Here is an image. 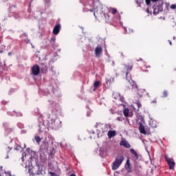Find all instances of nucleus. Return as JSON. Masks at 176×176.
Masks as SVG:
<instances>
[{
	"label": "nucleus",
	"mask_w": 176,
	"mask_h": 176,
	"mask_svg": "<svg viewBox=\"0 0 176 176\" xmlns=\"http://www.w3.org/2000/svg\"><path fill=\"white\" fill-rule=\"evenodd\" d=\"M121 56H122V57H124V55L123 54V53L121 54Z\"/></svg>",
	"instance_id": "58836bf2"
},
{
	"label": "nucleus",
	"mask_w": 176,
	"mask_h": 176,
	"mask_svg": "<svg viewBox=\"0 0 176 176\" xmlns=\"http://www.w3.org/2000/svg\"><path fill=\"white\" fill-rule=\"evenodd\" d=\"M151 102H152V104H157V99H154Z\"/></svg>",
	"instance_id": "473e14b6"
},
{
	"label": "nucleus",
	"mask_w": 176,
	"mask_h": 176,
	"mask_svg": "<svg viewBox=\"0 0 176 176\" xmlns=\"http://www.w3.org/2000/svg\"><path fill=\"white\" fill-rule=\"evenodd\" d=\"M41 71L43 72V74H46V72H47V66L43 64V67L41 69Z\"/></svg>",
	"instance_id": "dca6fc26"
},
{
	"label": "nucleus",
	"mask_w": 176,
	"mask_h": 176,
	"mask_svg": "<svg viewBox=\"0 0 176 176\" xmlns=\"http://www.w3.org/2000/svg\"><path fill=\"white\" fill-rule=\"evenodd\" d=\"M50 175L51 176H57V174H56L55 173H53V172H50Z\"/></svg>",
	"instance_id": "7c9ffc66"
},
{
	"label": "nucleus",
	"mask_w": 176,
	"mask_h": 176,
	"mask_svg": "<svg viewBox=\"0 0 176 176\" xmlns=\"http://www.w3.org/2000/svg\"><path fill=\"white\" fill-rule=\"evenodd\" d=\"M168 96V91H164L163 94H162V97L164 98H166V97H167Z\"/></svg>",
	"instance_id": "5701e85b"
},
{
	"label": "nucleus",
	"mask_w": 176,
	"mask_h": 176,
	"mask_svg": "<svg viewBox=\"0 0 176 176\" xmlns=\"http://www.w3.org/2000/svg\"><path fill=\"white\" fill-rule=\"evenodd\" d=\"M89 11L94 12V15L96 19H98V20H100L101 17H104L106 23H109V20H111V16H109V14H102V7L101 6H98L92 10H89Z\"/></svg>",
	"instance_id": "f257e3e1"
},
{
	"label": "nucleus",
	"mask_w": 176,
	"mask_h": 176,
	"mask_svg": "<svg viewBox=\"0 0 176 176\" xmlns=\"http://www.w3.org/2000/svg\"><path fill=\"white\" fill-rule=\"evenodd\" d=\"M1 53H3V51L1 50V51H0V54H1Z\"/></svg>",
	"instance_id": "ea45409f"
},
{
	"label": "nucleus",
	"mask_w": 176,
	"mask_h": 176,
	"mask_svg": "<svg viewBox=\"0 0 176 176\" xmlns=\"http://www.w3.org/2000/svg\"><path fill=\"white\" fill-rule=\"evenodd\" d=\"M60 30H61V25H60V23H58L54 28V30H53L54 35H58V32H60Z\"/></svg>",
	"instance_id": "423d86ee"
},
{
	"label": "nucleus",
	"mask_w": 176,
	"mask_h": 176,
	"mask_svg": "<svg viewBox=\"0 0 176 176\" xmlns=\"http://www.w3.org/2000/svg\"><path fill=\"white\" fill-rule=\"evenodd\" d=\"M123 160H124V157L123 155L118 156L116 158V161L120 165L123 163Z\"/></svg>",
	"instance_id": "9d476101"
},
{
	"label": "nucleus",
	"mask_w": 176,
	"mask_h": 176,
	"mask_svg": "<svg viewBox=\"0 0 176 176\" xmlns=\"http://www.w3.org/2000/svg\"><path fill=\"white\" fill-rule=\"evenodd\" d=\"M40 72H41V68L39 67V65H33V67H32V75L38 76L39 75Z\"/></svg>",
	"instance_id": "39448f33"
},
{
	"label": "nucleus",
	"mask_w": 176,
	"mask_h": 176,
	"mask_svg": "<svg viewBox=\"0 0 176 176\" xmlns=\"http://www.w3.org/2000/svg\"><path fill=\"white\" fill-rule=\"evenodd\" d=\"M146 12H149V10L148 8L146 9Z\"/></svg>",
	"instance_id": "79ce46f5"
},
{
	"label": "nucleus",
	"mask_w": 176,
	"mask_h": 176,
	"mask_svg": "<svg viewBox=\"0 0 176 176\" xmlns=\"http://www.w3.org/2000/svg\"><path fill=\"white\" fill-rule=\"evenodd\" d=\"M136 104H137L138 109H140L142 107V104L140 102H137Z\"/></svg>",
	"instance_id": "393cba45"
},
{
	"label": "nucleus",
	"mask_w": 176,
	"mask_h": 176,
	"mask_svg": "<svg viewBox=\"0 0 176 176\" xmlns=\"http://www.w3.org/2000/svg\"><path fill=\"white\" fill-rule=\"evenodd\" d=\"M50 43L52 45V46H54V45L56 44V37L53 36L51 38Z\"/></svg>",
	"instance_id": "f3484780"
},
{
	"label": "nucleus",
	"mask_w": 176,
	"mask_h": 176,
	"mask_svg": "<svg viewBox=\"0 0 176 176\" xmlns=\"http://www.w3.org/2000/svg\"><path fill=\"white\" fill-rule=\"evenodd\" d=\"M166 9L165 10H168V8H170V3H165Z\"/></svg>",
	"instance_id": "cd10ccee"
},
{
	"label": "nucleus",
	"mask_w": 176,
	"mask_h": 176,
	"mask_svg": "<svg viewBox=\"0 0 176 176\" xmlns=\"http://www.w3.org/2000/svg\"><path fill=\"white\" fill-rule=\"evenodd\" d=\"M36 168L37 170V171L35 173L37 175H41V174H42V173H43V170H42V168H41L39 167V166H36Z\"/></svg>",
	"instance_id": "4468645a"
},
{
	"label": "nucleus",
	"mask_w": 176,
	"mask_h": 176,
	"mask_svg": "<svg viewBox=\"0 0 176 176\" xmlns=\"http://www.w3.org/2000/svg\"><path fill=\"white\" fill-rule=\"evenodd\" d=\"M119 167H120V164H118V162L115 160V162L113 163L112 170H118Z\"/></svg>",
	"instance_id": "f8f14e48"
},
{
	"label": "nucleus",
	"mask_w": 176,
	"mask_h": 176,
	"mask_svg": "<svg viewBox=\"0 0 176 176\" xmlns=\"http://www.w3.org/2000/svg\"><path fill=\"white\" fill-rule=\"evenodd\" d=\"M120 145L121 146H124V148H131V145H130V143H129L127 140H122Z\"/></svg>",
	"instance_id": "0eeeda50"
},
{
	"label": "nucleus",
	"mask_w": 176,
	"mask_h": 176,
	"mask_svg": "<svg viewBox=\"0 0 176 176\" xmlns=\"http://www.w3.org/2000/svg\"><path fill=\"white\" fill-rule=\"evenodd\" d=\"M138 61H144V59L140 58V60H138Z\"/></svg>",
	"instance_id": "e433bc0d"
},
{
	"label": "nucleus",
	"mask_w": 176,
	"mask_h": 176,
	"mask_svg": "<svg viewBox=\"0 0 176 176\" xmlns=\"http://www.w3.org/2000/svg\"><path fill=\"white\" fill-rule=\"evenodd\" d=\"M133 64H130V65H124V68L126 71V78L129 76V71H131V69H133Z\"/></svg>",
	"instance_id": "6e6552de"
},
{
	"label": "nucleus",
	"mask_w": 176,
	"mask_h": 176,
	"mask_svg": "<svg viewBox=\"0 0 176 176\" xmlns=\"http://www.w3.org/2000/svg\"><path fill=\"white\" fill-rule=\"evenodd\" d=\"M95 89H97L100 86V81H95L94 83Z\"/></svg>",
	"instance_id": "412c9836"
},
{
	"label": "nucleus",
	"mask_w": 176,
	"mask_h": 176,
	"mask_svg": "<svg viewBox=\"0 0 176 176\" xmlns=\"http://www.w3.org/2000/svg\"><path fill=\"white\" fill-rule=\"evenodd\" d=\"M119 100L120 101H121V102H124V97L122 96H119Z\"/></svg>",
	"instance_id": "b1692460"
},
{
	"label": "nucleus",
	"mask_w": 176,
	"mask_h": 176,
	"mask_svg": "<svg viewBox=\"0 0 176 176\" xmlns=\"http://www.w3.org/2000/svg\"><path fill=\"white\" fill-rule=\"evenodd\" d=\"M145 67H146V68H151V65H145Z\"/></svg>",
	"instance_id": "f704fd0d"
},
{
	"label": "nucleus",
	"mask_w": 176,
	"mask_h": 176,
	"mask_svg": "<svg viewBox=\"0 0 176 176\" xmlns=\"http://www.w3.org/2000/svg\"><path fill=\"white\" fill-rule=\"evenodd\" d=\"M151 0H145L146 5L148 6L151 5Z\"/></svg>",
	"instance_id": "c756f323"
},
{
	"label": "nucleus",
	"mask_w": 176,
	"mask_h": 176,
	"mask_svg": "<svg viewBox=\"0 0 176 176\" xmlns=\"http://www.w3.org/2000/svg\"><path fill=\"white\" fill-rule=\"evenodd\" d=\"M154 13H156V11L154 10Z\"/></svg>",
	"instance_id": "37998d69"
},
{
	"label": "nucleus",
	"mask_w": 176,
	"mask_h": 176,
	"mask_svg": "<svg viewBox=\"0 0 176 176\" xmlns=\"http://www.w3.org/2000/svg\"><path fill=\"white\" fill-rule=\"evenodd\" d=\"M3 175H6V176H8V175L12 176V173H11L10 172H7V173H6V171H5L4 173H3Z\"/></svg>",
	"instance_id": "bb28decb"
},
{
	"label": "nucleus",
	"mask_w": 176,
	"mask_h": 176,
	"mask_svg": "<svg viewBox=\"0 0 176 176\" xmlns=\"http://www.w3.org/2000/svg\"><path fill=\"white\" fill-rule=\"evenodd\" d=\"M121 105H123V107H124V104H121Z\"/></svg>",
	"instance_id": "c03bdc74"
},
{
	"label": "nucleus",
	"mask_w": 176,
	"mask_h": 176,
	"mask_svg": "<svg viewBox=\"0 0 176 176\" xmlns=\"http://www.w3.org/2000/svg\"><path fill=\"white\" fill-rule=\"evenodd\" d=\"M117 120H118V122H122V118L118 117V118H117Z\"/></svg>",
	"instance_id": "72a5a7b5"
},
{
	"label": "nucleus",
	"mask_w": 176,
	"mask_h": 176,
	"mask_svg": "<svg viewBox=\"0 0 176 176\" xmlns=\"http://www.w3.org/2000/svg\"><path fill=\"white\" fill-rule=\"evenodd\" d=\"M126 165H127L128 168L131 169V165H130V160H126Z\"/></svg>",
	"instance_id": "a878e982"
},
{
	"label": "nucleus",
	"mask_w": 176,
	"mask_h": 176,
	"mask_svg": "<svg viewBox=\"0 0 176 176\" xmlns=\"http://www.w3.org/2000/svg\"><path fill=\"white\" fill-rule=\"evenodd\" d=\"M21 160H22V162H24V156H22Z\"/></svg>",
	"instance_id": "4c0bfd02"
},
{
	"label": "nucleus",
	"mask_w": 176,
	"mask_h": 176,
	"mask_svg": "<svg viewBox=\"0 0 176 176\" xmlns=\"http://www.w3.org/2000/svg\"><path fill=\"white\" fill-rule=\"evenodd\" d=\"M139 131L141 134H146V131H145V126L141 123L139 125Z\"/></svg>",
	"instance_id": "1a4fd4ad"
},
{
	"label": "nucleus",
	"mask_w": 176,
	"mask_h": 176,
	"mask_svg": "<svg viewBox=\"0 0 176 176\" xmlns=\"http://www.w3.org/2000/svg\"><path fill=\"white\" fill-rule=\"evenodd\" d=\"M94 53L96 57L100 58L101 57V55L102 54V46L100 45H98L94 50Z\"/></svg>",
	"instance_id": "7ed1b4c3"
},
{
	"label": "nucleus",
	"mask_w": 176,
	"mask_h": 176,
	"mask_svg": "<svg viewBox=\"0 0 176 176\" xmlns=\"http://www.w3.org/2000/svg\"><path fill=\"white\" fill-rule=\"evenodd\" d=\"M34 140L37 144H41V141H42V139H41V137L39 136H35Z\"/></svg>",
	"instance_id": "a211bd4d"
},
{
	"label": "nucleus",
	"mask_w": 176,
	"mask_h": 176,
	"mask_svg": "<svg viewBox=\"0 0 176 176\" xmlns=\"http://www.w3.org/2000/svg\"><path fill=\"white\" fill-rule=\"evenodd\" d=\"M51 124L54 129H60L61 127V122L58 120L52 119Z\"/></svg>",
	"instance_id": "20e7f679"
},
{
	"label": "nucleus",
	"mask_w": 176,
	"mask_h": 176,
	"mask_svg": "<svg viewBox=\"0 0 176 176\" xmlns=\"http://www.w3.org/2000/svg\"><path fill=\"white\" fill-rule=\"evenodd\" d=\"M159 0H151V2H157Z\"/></svg>",
	"instance_id": "c9c22d12"
},
{
	"label": "nucleus",
	"mask_w": 176,
	"mask_h": 176,
	"mask_svg": "<svg viewBox=\"0 0 176 176\" xmlns=\"http://www.w3.org/2000/svg\"><path fill=\"white\" fill-rule=\"evenodd\" d=\"M110 13L116 14L118 13V10L116 8H110Z\"/></svg>",
	"instance_id": "6ab92c4d"
},
{
	"label": "nucleus",
	"mask_w": 176,
	"mask_h": 176,
	"mask_svg": "<svg viewBox=\"0 0 176 176\" xmlns=\"http://www.w3.org/2000/svg\"><path fill=\"white\" fill-rule=\"evenodd\" d=\"M100 126H101V124H100V123H96L95 127H96V129H99Z\"/></svg>",
	"instance_id": "c85d7f7f"
},
{
	"label": "nucleus",
	"mask_w": 176,
	"mask_h": 176,
	"mask_svg": "<svg viewBox=\"0 0 176 176\" xmlns=\"http://www.w3.org/2000/svg\"><path fill=\"white\" fill-rule=\"evenodd\" d=\"M130 152L133 155V156L135 157L136 160H138V157H139L138 153H137V152L135 151V150H134V148H131Z\"/></svg>",
	"instance_id": "ddd939ff"
},
{
	"label": "nucleus",
	"mask_w": 176,
	"mask_h": 176,
	"mask_svg": "<svg viewBox=\"0 0 176 176\" xmlns=\"http://www.w3.org/2000/svg\"><path fill=\"white\" fill-rule=\"evenodd\" d=\"M166 162L169 166V170H174V167H175V162H174V159L168 157V156H164Z\"/></svg>",
	"instance_id": "f03ea898"
},
{
	"label": "nucleus",
	"mask_w": 176,
	"mask_h": 176,
	"mask_svg": "<svg viewBox=\"0 0 176 176\" xmlns=\"http://www.w3.org/2000/svg\"><path fill=\"white\" fill-rule=\"evenodd\" d=\"M123 113L125 118H129V113H130V110L127 108L123 109Z\"/></svg>",
	"instance_id": "2eb2a0df"
},
{
	"label": "nucleus",
	"mask_w": 176,
	"mask_h": 176,
	"mask_svg": "<svg viewBox=\"0 0 176 176\" xmlns=\"http://www.w3.org/2000/svg\"><path fill=\"white\" fill-rule=\"evenodd\" d=\"M170 9H176V5L175 4H173L170 6Z\"/></svg>",
	"instance_id": "2f4dec72"
},
{
	"label": "nucleus",
	"mask_w": 176,
	"mask_h": 176,
	"mask_svg": "<svg viewBox=\"0 0 176 176\" xmlns=\"http://www.w3.org/2000/svg\"><path fill=\"white\" fill-rule=\"evenodd\" d=\"M10 54H12V53H10H10H8V56H10Z\"/></svg>",
	"instance_id": "a19ab883"
},
{
	"label": "nucleus",
	"mask_w": 176,
	"mask_h": 176,
	"mask_svg": "<svg viewBox=\"0 0 176 176\" xmlns=\"http://www.w3.org/2000/svg\"><path fill=\"white\" fill-rule=\"evenodd\" d=\"M158 12H163V2L158 6Z\"/></svg>",
	"instance_id": "4be33fe9"
},
{
	"label": "nucleus",
	"mask_w": 176,
	"mask_h": 176,
	"mask_svg": "<svg viewBox=\"0 0 176 176\" xmlns=\"http://www.w3.org/2000/svg\"><path fill=\"white\" fill-rule=\"evenodd\" d=\"M107 135L109 138H112L116 135V131H109L107 133Z\"/></svg>",
	"instance_id": "9b49d317"
},
{
	"label": "nucleus",
	"mask_w": 176,
	"mask_h": 176,
	"mask_svg": "<svg viewBox=\"0 0 176 176\" xmlns=\"http://www.w3.org/2000/svg\"><path fill=\"white\" fill-rule=\"evenodd\" d=\"M3 167L0 166V176H5L3 174L5 173V170H3Z\"/></svg>",
	"instance_id": "aec40b11"
}]
</instances>
